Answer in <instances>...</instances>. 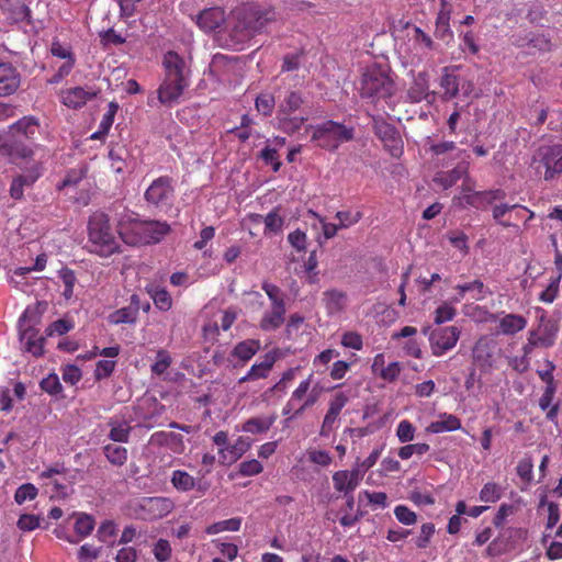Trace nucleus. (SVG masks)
I'll return each instance as SVG.
<instances>
[{
  "instance_id": "nucleus-12",
  "label": "nucleus",
  "mask_w": 562,
  "mask_h": 562,
  "mask_svg": "<svg viewBox=\"0 0 562 562\" xmlns=\"http://www.w3.org/2000/svg\"><path fill=\"white\" fill-rule=\"evenodd\" d=\"M460 335L461 330L456 326L439 327L431 330L429 334L431 353L436 357L443 356L456 347Z\"/></svg>"
},
{
  "instance_id": "nucleus-29",
  "label": "nucleus",
  "mask_w": 562,
  "mask_h": 562,
  "mask_svg": "<svg viewBox=\"0 0 562 562\" xmlns=\"http://www.w3.org/2000/svg\"><path fill=\"white\" fill-rule=\"evenodd\" d=\"M557 392V387L546 386L541 397L539 398V407L541 411L547 412L546 417L548 420L558 425V415L560 412V404H552Z\"/></svg>"
},
{
  "instance_id": "nucleus-54",
  "label": "nucleus",
  "mask_w": 562,
  "mask_h": 562,
  "mask_svg": "<svg viewBox=\"0 0 562 562\" xmlns=\"http://www.w3.org/2000/svg\"><path fill=\"white\" fill-rule=\"evenodd\" d=\"M349 400L350 397L347 392H336L328 401L327 412L339 416L344 407L349 403Z\"/></svg>"
},
{
  "instance_id": "nucleus-11",
  "label": "nucleus",
  "mask_w": 562,
  "mask_h": 562,
  "mask_svg": "<svg viewBox=\"0 0 562 562\" xmlns=\"http://www.w3.org/2000/svg\"><path fill=\"white\" fill-rule=\"evenodd\" d=\"M33 155L34 150L31 145L11 135L0 144V156L16 166L22 167L25 164L29 167L34 161Z\"/></svg>"
},
{
  "instance_id": "nucleus-35",
  "label": "nucleus",
  "mask_w": 562,
  "mask_h": 562,
  "mask_svg": "<svg viewBox=\"0 0 562 562\" xmlns=\"http://www.w3.org/2000/svg\"><path fill=\"white\" fill-rule=\"evenodd\" d=\"M260 349V341L257 339H246L238 342L232 350L231 356L237 358L243 363L249 361Z\"/></svg>"
},
{
  "instance_id": "nucleus-57",
  "label": "nucleus",
  "mask_w": 562,
  "mask_h": 562,
  "mask_svg": "<svg viewBox=\"0 0 562 562\" xmlns=\"http://www.w3.org/2000/svg\"><path fill=\"white\" fill-rule=\"evenodd\" d=\"M126 150L123 146H114L109 151V158L111 159V168L113 171L120 173L126 167L124 155Z\"/></svg>"
},
{
  "instance_id": "nucleus-30",
  "label": "nucleus",
  "mask_w": 562,
  "mask_h": 562,
  "mask_svg": "<svg viewBox=\"0 0 562 562\" xmlns=\"http://www.w3.org/2000/svg\"><path fill=\"white\" fill-rule=\"evenodd\" d=\"M323 303L328 314L340 313L347 303V294L337 289H330L323 293Z\"/></svg>"
},
{
  "instance_id": "nucleus-15",
  "label": "nucleus",
  "mask_w": 562,
  "mask_h": 562,
  "mask_svg": "<svg viewBox=\"0 0 562 562\" xmlns=\"http://www.w3.org/2000/svg\"><path fill=\"white\" fill-rule=\"evenodd\" d=\"M429 151L437 167L448 166V160L461 159L464 162V159L469 158L467 151L459 149L452 140L434 143L430 145Z\"/></svg>"
},
{
  "instance_id": "nucleus-3",
  "label": "nucleus",
  "mask_w": 562,
  "mask_h": 562,
  "mask_svg": "<svg viewBox=\"0 0 562 562\" xmlns=\"http://www.w3.org/2000/svg\"><path fill=\"white\" fill-rule=\"evenodd\" d=\"M162 66L165 78L157 93L161 104L171 105L177 102L189 87V69L184 59L176 52L169 50L164 55Z\"/></svg>"
},
{
  "instance_id": "nucleus-5",
  "label": "nucleus",
  "mask_w": 562,
  "mask_h": 562,
  "mask_svg": "<svg viewBox=\"0 0 562 562\" xmlns=\"http://www.w3.org/2000/svg\"><path fill=\"white\" fill-rule=\"evenodd\" d=\"M313 131L311 139L317 147L334 151L341 144L350 142L355 136V128L341 123L328 120L321 124L311 125Z\"/></svg>"
},
{
  "instance_id": "nucleus-49",
  "label": "nucleus",
  "mask_w": 562,
  "mask_h": 562,
  "mask_svg": "<svg viewBox=\"0 0 562 562\" xmlns=\"http://www.w3.org/2000/svg\"><path fill=\"white\" fill-rule=\"evenodd\" d=\"M87 175L86 166H78L67 171L64 179L57 184L59 190L77 186Z\"/></svg>"
},
{
  "instance_id": "nucleus-61",
  "label": "nucleus",
  "mask_w": 562,
  "mask_h": 562,
  "mask_svg": "<svg viewBox=\"0 0 562 562\" xmlns=\"http://www.w3.org/2000/svg\"><path fill=\"white\" fill-rule=\"evenodd\" d=\"M335 217L339 221L340 228H348L362 218V213L359 211H338Z\"/></svg>"
},
{
  "instance_id": "nucleus-6",
  "label": "nucleus",
  "mask_w": 562,
  "mask_h": 562,
  "mask_svg": "<svg viewBox=\"0 0 562 562\" xmlns=\"http://www.w3.org/2000/svg\"><path fill=\"white\" fill-rule=\"evenodd\" d=\"M41 306L42 303L27 306L19 319L20 340L23 344L24 350L34 357H40L44 352L45 338L40 335L38 329L34 328L42 314V311H40Z\"/></svg>"
},
{
  "instance_id": "nucleus-32",
  "label": "nucleus",
  "mask_w": 562,
  "mask_h": 562,
  "mask_svg": "<svg viewBox=\"0 0 562 562\" xmlns=\"http://www.w3.org/2000/svg\"><path fill=\"white\" fill-rule=\"evenodd\" d=\"M285 313V306L271 307V311H268L262 315L259 327L265 331H272L278 329L284 323Z\"/></svg>"
},
{
  "instance_id": "nucleus-44",
  "label": "nucleus",
  "mask_w": 562,
  "mask_h": 562,
  "mask_svg": "<svg viewBox=\"0 0 562 562\" xmlns=\"http://www.w3.org/2000/svg\"><path fill=\"white\" fill-rule=\"evenodd\" d=\"M303 104L301 93L291 91L280 102L277 114H294Z\"/></svg>"
},
{
  "instance_id": "nucleus-37",
  "label": "nucleus",
  "mask_w": 562,
  "mask_h": 562,
  "mask_svg": "<svg viewBox=\"0 0 562 562\" xmlns=\"http://www.w3.org/2000/svg\"><path fill=\"white\" fill-rule=\"evenodd\" d=\"M527 325V319L517 314H507L499 321V329L505 335H515Z\"/></svg>"
},
{
  "instance_id": "nucleus-60",
  "label": "nucleus",
  "mask_w": 562,
  "mask_h": 562,
  "mask_svg": "<svg viewBox=\"0 0 562 562\" xmlns=\"http://www.w3.org/2000/svg\"><path fill=\"white\" fill-rule=\"evenodd\" d=\"M37 488L31 483L22 484L18 487L14 494V499L18 504H23L26 501H33L37 496Z\"/></svg>"
},
{
  "instance_id": "nucleus-19",
  "label": "nucleus",
  "mask_w": 562,
  "mask_h": 562,
  "mask_svg": "<svg viewBox=\"0 0 562 562\" xmlns=\"http://www.w3.org/2000/svg\"><path fill=\"white\" fill-rule=\"evenodd\" d=\"M140 310V301L137 294L131 295L130 304L127 306L121 307L114 312H112L108 316V321L110 324L120 325V324H134L138 318Z\"/></svg>"
},
{
  "instance_id": "nucleus-2",
  "label": "nucleus",
  "mask_w": 562,
  "mask_h": 562,
  "mask_svg": "<svg viewBox=\"0 0 562 562\" xmlns=\"http://www.w3.org/2000/svg\"><path fill=\"white\" fill-rule=\"evenodd\" d=\"M274 20L276 12L272 8L255 3L244 4L233 11L231 37L236 43L246 42L261 33Z\"/></svg>"
},
{
  "instance_id": "nucleus-55",
  "label": "nucleus",
  "mask_w": 562,
  "mask_h": 562,
  "mask_svg": "<svg viewBox=\"0 0 562 562\" xmlns=\"http://www.w3.org/2000/svg\"><path fill=\"white\" fill-rule=\"evenodd\" d=\"M151 552L158 562H168L172 555V548L167 539L160 538L154 543Z\"/></svg>"
},
{
  "instance_id": "nucleus-14",
  "label": "nucleus",
  "mask_w": 562,
  "mask_h": 562,
  "mask_svg": "<svg viewBox=\"0 0 562 562\" xmlns=\"http://www.w3.org/2000/svg\"><path fill=\"white\" fill-rule=\"evenodd\" d=\"M99 90L90 87H72L61 89L58 93L59 101L68 109L78 110L87 104L88 101L97 98Z\"/></svg>"
},
{
  "instance_id": "nucleus-33",
  "label": "nucleus",
  "mask_w": 562,
  "mask_h": 562,
  "mask_svg": "<svg viewBox=\"0 0 562 562\" xmlns=\"http://www.w3.org/2000/svg\"><path fill=\"white\" fill-rule=\"evenodd\" d=\"M306 121L305 115L277 114L278 128L288 135L299 132Z\"/></svg>"
},
{
  "instance_id": "nucleus-28",
  "label": "nucleus",
  "mask_w": 562,
  "mask_h": 562,
  "mask_svg": "<svg viewBox=\"0 0 562 562\" xmlns=\"http://www.w3.org/2000/svg\"><path fill=\"white\" fill-rule=\"evenodd\" d=\"M467 173L468 167L463 164H459L457 167L449 171L437 172L432 181L443 190H447L453 187Z\"/></svg>"
},
{
  "instance_id": "nucleus-39",
  "label": "nucleus",
  "mask_w": 562,
  "mask_h": 562,
  "mask_svg": "<svg viewBox=\"0 0 562 562\" xmlns=\"http://www.w3.org/2000/svg\"><path fill=\"white\" fill-rule=\"evenodd\" d=\"M276 422V416L270 417H252L243 425V430L250 434L267 432Z\"/></svg>"
},
{
  "instance_id": "nucleus-36",
  "label": "nucleus",
  "mask_w": 562,
  "mask_h": 562,
  "mask_svg": "<svg viewBox=\"0 0 562 562\" xmlns=\"http://www.w3.org/2000/svg\"><path fill=\"white\" fill-rule=\"evenodd\" d=\"M151 438L154 441L167 446L175 453H182L186 449L183 436L177 432L158 431Z\"/></svg>"
},
{
  "instance_id": "nucleus-56",
  "label": "nucleus",
  "mask_w": 562,
  "mask_h": 562,
  "mask_svg": "<svg viewBox=\"0 0 562 562\" xmlns=\"http://www.w3.org/2000/svg\"><path fill=\"white\" fill-rule=\"evenodd\" d=\"M265 234H278L282 231L283 218L279 215L278 210L274 209L269 212L265 218Z\"/></svg>"
},
{
  "instance_id": "nucleus-58",
  "label": "nucleus",
  "mask_w": 562,
  "mask_h": 562,
  "mask_svg": "<svg viewBox=\"0 0 562 562\" xmlns=\"http://www.w3.org/2000/svg\"><path fill=\"white\" fill-rule=\"evenodd\" d=\"M457 315V310L451 305V303L443 302L435 310L434 322L437 325L443 324L446 322L452 321Z\"/></svg>"
},
{
  "instance_id": "nucleus-31",
  "label": "nucleus",
  "mask_w": 562,
  "mask_h": 562,
  "mask_svg": "<svg viewBox=\"0 0 562 562\" xmlns=\"http://www.w3.org/2000/svg\"><path fill=\"white\" fill-rule=\"evenodd\" d=\"M430 95L428 76L426 72H419L407 90V98L411 102L418 103Z\"/></svg>"
},
{
  "instance_id": "nucleus-8",
  "label": "nucleus",
  "mask_w": 562,
  "mask_h": 562,
  "mask_svg": "<svg viewBox=\"0 0 562 562\" xmlns=\"http://www.w3.org/2000/svg\"><path fill=\"white\" fill-rule=\"evenodd\" d=\"M392 88V79L378 66L368 67L361 76L359 90L362 98H386Z\"/></svg>"
},
{
  "instance_id": "nucleus-53",
  "label": "nucleus",
  "mask_w": 562,
  "mask_h": 562,
  "mask_svg": "<svg viewBox=\"0 0 562 562\" xmlns=\"http://www.w3.org/2000/svg\"><path fill=\"white\" fill-rule=\"evenodd\" d=\"M172 363L170 353L165 349H159L156 353V360L151 364V372L157 375L164 374Z\"/></svg>"
},
{
  "instance_id": "nucleus-26",
  "label": "nucleus",
  "mask_w": 562,
  "mask_h": 562,
  "mask_svg": "<svg viewBox=\"0 0 562 562\" xmlns=\"http://www.w3.org/2000/svg\"><path fill=\"white\" fill-rule=\"evenodd\" d=\"M66 472L67 470L63 464H55L41 473V477L47 480L45 484L53 486L56 496L67 495V485L58 479L59 475H65Z\"/></svg>"
},
{
  "instance_id": "nucleus-24",
  "label": "nucleus",
  "mask_w": 562,
  "mask_h": 562,
  "mask_svg": "<svg viewBox=\"0 0 562 562\" xmlns=\"http://www.w3.org/2000/svg\"><path fill=\"white\" fill-rule=\"evenodd\" d=\"M454 289L458 291V295L453 297L452 302L456 303L463 300L468 292L471 293V297L475 301L484 300L493 294V292L479 279L463 284H457Z\"/></svg>"
},
{
  "instance_id": "nucleus-25",
  "label": "nucleus",
  "mask_w": 562,
  "mask_h": 562,
  "mask_svg": "<svg viewBox=\"0 0 562 562\" xmlns=\"http://www.w3.org/2000/svg\"><path fill=\"white\" fill-rule=\"evenodd\" d=\"M225 21V12L221 8H210L203 10L196 18V24L204 32H213Z\"/></svg>"
},
{
  "instance_id": "nucleus-4",
  "label": "nucleus",
  "mask_w": 562,
  "mask_h": 562,
  "mask_svg": "<svg viewBox=\"0 0 562 562\" xmlns=\"http://www.w3.org/2000/svg\"><path fill=\"white\" fill-rule=\"evenodd\" d=\"M88 243L90 251L108 258L120 251L110 224L109 216L103 212H94L88 221Z\"/></svg>"
},
{
  "instance_id": "nucleus-45",
  "label": "nucleus",
  "mask_w": 562,
  "mask_h": 562,
  "mask_svg": "<svg viewBox=\"0 0 562 562\" xmlns=\"http://www.w3.org/2000/svg\"><path fill=\"white\" fill-rule=\"evenodd\" d=\"M148 293L158 310L167 312L172 307V297L166 289L155 286L149 289Z\"/></svg>"
},
{
  "instance_id": "nucleus-40",
  "label": "nucleus",
  "mask_w": 562,
  "mask_h": 562,
  "mask_svg": "<svg viewBox=\"0 0 562 562\" xmlns=\"http://www.w3.org/2000/svg\"><path fill=\"white\" fill-rule=\"evenodd\" d=\"M111 427L109 438L115 442H127L132 427L125 420H115L111 418L109 420Z\"/></svg>"
},
{
  "instance_id": "nucleus-59",
  "label": "nucleus",
  "mask_w": 562,
  "mask_h": 562,
  "mask_svg": "<svg viewBox=\"0 0 562 562\" xmlns=\"http://www.w3.org/2000/svg\"><path fill=\"white\" fill-rule=\"evenodd\" d=\"M416 434L415 426L407 419H403L396 427V437L400 442L406 443L414 440Z\"/></svg>"
},
{
  "instance_id": "nucleus-23",
  "label": "nucleus",
  "mask_w": 562,
  "mask_h": 562,
  "mask_svg": "<svg viewBox=\"0 0 562 562\" xmlns=\"http://www.w3.org/2000/svg\"><path fill=\"white\" fill-rule=\"evenodd\" d=\"M506 198V192L503 189H492L485 191H475L471 194H465V203L475 209H485L487 205L493 204L495 201H501Z\"/></svg>"
},
{
  "instance_id": "nucleus-7",
  "label": "nucleus",
  "mask_w": 562,
  "mask_h": 562,
  "mask_svg": "<svg viewBox=\"0 0 562 562\" xmlns=\"http://www.w3.org/2000/svg\"><path fill=\"white\" fill-rule=\"evenodd\" d=\"M532 166L537 173L543 175L546 181L562 173V145H542L532 156Z\"/></svg>"
},
{
  "instance_id": "nucleus-43",
  "label": "nucleus",
  "mask_w": 562,
  "mask_h": 562,
  "mask_svg": "<svg viewBox=\"0 0 562 562\" xmlns=\"http://www.w3.org/2000/svg\"><path fill=\"white\" fill-rule=\"evenodd\" d=\"M451 10H439L436 18V37L445 40L452 37L453 33L450 27Z\"/></svg>"
},
{
  "instance_id": "nucleus-17",
  "label": "nucleus",
  "mask_w": 562,
  "mask_h": 562,
  "mask_svg": "<svg viewBox=\"0 0 562 562\" xmlns=\"http://www.w3.org/2000/svg\"><path fill=\"white\" fill-rule=\"evenodd\" d=\"M21 76L10 63L0 60V98L13 94L20 87Z\"/></svg>"
},
{
  "instance_id": "nucleus-22",
  "label": "nucleus",
  "mask_w": 562,
  "mask_h": 562,
  "mask_svg": "<svg viewBox=\"0 0 562 562\" xmlns=\"http://www.w3.org/2000/svg\"><path fill=\"white\" fill-rule=\"evenodd\" d=\"M250 448L247 438L239 437L233 445L218 449V462L222 465H231L239 460Z\"/></svg>"
},
{
  "instance_id": "nucleus-10",
  "label": "nucleus",
  "mask_w": 562,
  "mask_h": 562,
  "mask_svg": "<svg viewBox=\"0 0 562 562\" xmlns=\"http://www.w3.org/2000/svg\"><path fill=\"white\" fill-rule=\"evenodd\" d=\"M173 198V179L169 176H160L155 179L144 193L145 201L159 210L169 209Z\"/></svg>"
},
{
  "instance_id": "nucleus-34",
  "label": "nucleus",
  "mask_w": 562,
  "mask_h": 562,
  "mask_svg": "<svg viewBox=\"0 0 562 562\" xmlns=\"http://www.w3.org/2000/svg\"><path fill=\"white\" fill-rule=\"evenodd\" d=\"M459 77L454 75L450 67L442 69V76L440 78V87L443 90L442 99L451 100L459 93Z\"/></svg>"
},
{
  "instance_id": "nucleus-20",
  "label": "nucleus",
  "mask_w": 562,
  "mask_h": 562,
  "mask_svg": "<svg viewBox=\"0 0 562 562\" xmlns=\"http://www.w3.org/2000/svg\"><path fill=\"white\" fill-rule=\"evenodd\" d=\"M0 8L10 23H30L31 10L23 0H0Z\"/></svg>"
},
{
  "instance_id": "nucleus-51",
  "label": "nucleus",
  "mask_w": 562,
  "mask_h": 562,
  "mask_svg": "<svg viewBox=\"0 0 562 562\" xmlns=\"http://www.w3.org/2000/svg\"><path fill=\"white\" fill-rule=\"evenodd\" d=\"M261 289L266 292L267 296L271 302V307L273 306H285L284 293L282 290L268 281L262 282Z\"/></svg>"
},
{
  "instance_id": "nucleus-13",
  "label": "nucleus",
  "mask_w": 562,
  "mask_h": 562,
  "mask_svg": "<svg viewBox=\"0 0 562 562\" xmlns=\"http://www.w3.org/2000/svg\"><path fill=\"white\" fill-rule=\"evenodd\" d=\"M43 172V166L38 161H33L25 171L12 179L10 186V196L14 200H21L24 196V190L30 189L40 179Z\"/></svg>"
},
{
  "instance_id": "nucleus-21",
  "label": "nucleus",
  "mask_w": 562,
  "mask_h": 562,
  "mask_svg": "<svg viewBox=\"0 0 562 562\" xmlns=\"http://www.w3.org/2000/svg\"><path fill=\"white\" fill-rule=\"evenodd\" d=\"M278 359L277 351L267 352L260 362L254 363L249 371L239 379V383L266 379Z\"/></svg>"
},
{
  "instance_id": "nucleus-42",
  "label": "nucleus",
  "mask_w": 562,
  "mask_h": 562,
  "mask_svg": "<svg viewBox=\"0 0 562 562\" xmlns=\"http://www.w3.org/2000/svg\"><path fill=\"white\" fill-rule=\"evenodd\" d=\"M103 452L108 461L115 467H122L127 461V449L113 443L105 445Z\"/></svg>"
},
{
  "instance_id": "nucleus-41",
  "label": "nucleus",
  "mask_w": 562,
  "mask_h": 562,
  "mask_svg": "<svg viewBox=\"0 0 562 562\" xmlns=\"http://www.w3.org/2000/svg\"><path fill=\"white\" fill-rule=\"evenodd\" d=\"M94 527L95 520L91 515L85 513L76 515L74 529L79 539H85L90 536Z\"/></svg>"
},
{
  "instance_id": "nucleus-47",
  "label": "nucleus",
  "mask_w": 562,
  "mask_h": 562,
  "mask_svg": "<svg viewBox=\"0 0 562 562\" xmlns=\"http://www.w3.org/2000/svg\"><path fill=\"white\" fill-rule=\"evenodd\" d=\"M241 526V518L234 517L226 520L214 522L206 527L207 535H216L223 531H238Z\"/></svg>"
},
{
  "instance_id": "nucleus-52",
  "label": "nucleus",
  "mask_w": 562,
  "mask_h": 562,
  "mask_svg": "<svg viewBox=\"0 0 562 562\" xmlns=\"http://www.w3.org/2000/svg\"><path fill=\"white\" fill-rule=\"evenodd\" d=\"M276 100L271 93H260L255 101L256 110L263 116H270L274 110Z\"/></svg>"
},
{
  "instance_id": "nucleus-62",
  "label": "nucleus",
  "mask_w": 562,
  "mask_h": 562,
  "mask_svg": "<svg viewBox=\"0 0 562 562\" xmlns=\"http://www.w3.org/2000/svg\"><path fill=\"white\" fill-rule=\"evenodd\" d=\"M288 241L297 252L306 251L307 236L304 231L295 229L291 232L288 235Z\"/></svg>"
},
{
  "instance_id": "nucleus-18",
  "label": "nucleus",
  "mask_w": 562,
  "mask_h": 562,
  "mask_svg": "<svg viewBox=\"0 0 562 562\" xmlns=\"http://www.w3.org/2000/svg\"><path fill=\"white\" fill-rule=\"evenodd\" d=\"M9 134L22 140L33 142L40 134V122L35 116H23L9 127Z\"/></svg>"
},
{
  "instance_id": "nucleus-38",
  "label": "nucleus",
  "mask_w": 562,
  "mask_h": 562,
  "mask_svg": "<svg viewBox=\"0 0 562 562\" xmlns=\"http://www.w3.org/2000/svg\"><path fill=\"white\" fill-rule=\"evenodd\" d=\"M170 482L177 491L182 493L192 491L196 485V480L183 470H175L171 473Z\"/></svg>"
},
{
  "instance_id": "nucleus-63",
  "label": "nucleus",
  "mask_w": 562,
  "mask_h": 562,
  "mask_svg": "<svg viewBox=\"0 0 562 562\" xmlns=\"http://www.w3.org/2000/svg\"><path fill=\"white\" fill-rule=\"evenodd\" d=\"M259 157L267 164L270 165L274 172L279 171L282 162L279 159L278 150L266 146L261 151Z\"/></svg>"
},
{
  "instance_id": "nucleus-1",
  "label": "nucleus",
  "mask_w": 562,
  "mask_h": 562,
  "mask_svg": "<svg viewBox=\"0 0 562 562\" xmlns=\"http://www.w3.org/2000/svg\"><path fill=\"white\" fill-rule=\"evenodd\" d=\"M170 232V225L160 221H140L133 212H124L117 221L121 239L131 246L159 243Z\"/></svg>"
},
{
  "instance_id": "nucleus-48",
  "label": "nucleus",
  "mask_w": 562,
  "mask_h": 562,
  "mask_svg": "<svg viewBox=\"0 0 562 562\" xmlns=\"http://www.w3.org/2000/svg\"><path fill=\"white\" fill-rule=\"evenodd\" d=\"M503 496V488L495 482H487L480 491L479 498L483 503H496Z\"/></svg>"
},
{
  "instance_id": "nucleus-27",
  "label": "nucleus",
  "mask_w": 562,
  "mask_h": 562,
  "mask_svg": "<svg viewBox=\"0 0 562 562\" xmlns=\"http://www.w3.org/2000/svg\"><path fill=\"white\" fill-rule=\"evenodd\" d=\"M462 424L459 417L453 414L441 413L439 419L431 422L426 431L429 434H441L445 431H454L461 429Z\"/></svg>"
},
{
  "instance_id": "nucleus-46",
  "label": "nucleus",
  "mask_w": 562,
  "mask_h": 562,
  "mask_svg": "<svg viewBox=\"0 0 562 562\" xmlns=\"http://www.w3.org/2000/svg\"><path fill=\"white\" fill-rule=\"evenodd\" d=\"M373 131L381 140H394V135L398 132L393 124L386 122L381 116L373 119Z\"/></svg>"
},
{
  "instance_id": "nucleus-16",
  "label": "nucleus",
  "mask_w": 562,
  "mask_h": 562,
  "mask_svg": "<svg viewBox=\"0 0 562 562\" xmlns=\"http://www.w3.org/2000/svg\"><path fill=\"white\" fill-rule=\"evenodd\" d=\"M362 470L353 468L351 470H339L333 474V484L335 491L344 494L353 493L362 481Z\"/></svg>"
},
{
  "instance_id": "nucleus-64",
  "label": "nucleus",
  "mask_w": 562,
  "mask_h": 562,
  "mask_svg": "<svg viewBox=\"0 0 562 562\" xmlns=\"http://www.w3.org/2000/svg\"><path fill=\"white\" fill-rule=\"evenodd\" d=\"M394 515L396 519L406 526L416 524L417 515L405 505H397L394 508Z\"/></svg>"
},
{
  "instance_id": "nucleus-9",
  "label": "nucleus",
  "mask_w": 562,
  "mask_h": 562,
  "mask_svg": "<svg viewBox=\"0 0 562 562\" xmlns=\"http://www.w3.org/2000/svg\"><path fill=\"white\" fill-rule=\"evenodd\" d=\"M175 504L168 497H143L132 505L137 519L156 520L167 516L173 509Z\"/></svg>"
},
{
  "instance_id": "nucleus-50",
  "label": "nucleus",
  "mask_w": 562,
  "mask_h": 562,
  "mask_svg": "<svg viewBox=\"0 0 562 562\" xmlns=\"http://www.w3.org/2000/svg\"><path fill=\"white\" fill-rule=\"evenodd\" d=\"M58 277L63 281L65 286L63 292L64 297L66 300L71 299L74 295V288L77 282L75 271L67 267H64L58 271Z\"/></svg>"
}]
</instances>
